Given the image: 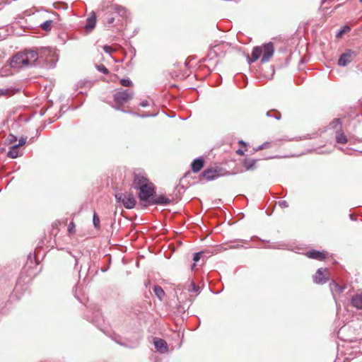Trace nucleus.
<instances>
[{"mask_svg":"<svg viewBox=\"0 0 362 362\" xmlns=\"http://www.w3.org/2000/svg\"><path fill=\"white\" fill-rule=\"evenodd\" d=\"M13 92L8 89H0V95H11Z\"/></svg>","mask_w":362,"mask_h":362,"instance_id":"30","label":"nucleus"},{"mask_svg":"<svg viewBox=\"0 0 362 362\" xmlns=\"http://www.w3.org/2000/svg\"><path fill=\"white\" fill-rule=\"evenodd\" d=\"M220 172L217 168H209L202 173V178L207 181L213 180L218 177Z\"/></svg>","mask_w":362,"mask_h":362,"instance_id":"11","label":"nucleus"},{"mask_svg":"<svg viewBox=\"0 0 362 362\" xmlns=\"http://www.w3.org/2000/svg\"><path fill=\"white\" fill-rule=\"evenodd\" d=\"M133 92L128 90H119L114 95L116 103L122 105L133 98Z\"/></svg>","mask_w":362,"mask_h":362,"instance_id":"5","label":"nucleus"},{"mask_svg":"<svg viewBox=\"0 0 362 362\" xmlns=\"http://www.w3.org/2000/svg\"><path fill=\"white\" fill-rule=\"evenodd\" d=\"M351 30V28L348 25H345L337 34V37L340 38L344 33H346Z\"/></svg>","mask_w":362,"mask_h":362,"instance_id":"23","label":"nucleus"},{"mask_svg":"<svg viewBox=\"0 0 362 362\" xmlns=\"http://www.w3.org/2000/svg\"><path fill=\"white\" fill-rule=\"evenodd\" d=\"M38 59V53L34 50H25L14 55L10 62L13 68L32 66Z\"/></svg>","mask_w":362,"mask_h":362,"instance_id":"1","label":"nucleus"},{"mask_svg":"<svg viewBox=\"0 0 362 362\" xmlns=\"http://www.w3.org/2000/svg\"><path fill=\"white\" fill-rule=\"evenodd\" d=\"M356 54L354 51L349 49L345 53L342 54L338 61V64L341 66L347 65L353 61Z\"/></svg>","mask_w":362,"mask_h":362,"instance_id":"9","label":"nucleus"},{"mask_svg":"<svg viewBox=\"0 0 362 362\" xmlns=\"http://www.w3.org/2000/svg\"><path fill=\"white\" fill-rule=\"evenodd\" d=\"M18 146L13 145L11 150L7 153V156L11 158H16L18 156Z\"/></svg>","mask_w":362,"mask_h":362,"instance_id":"21","label":"nucleus"},{"mask_svg":"<svg viewBox=\"0 0 362 362\" xmlns=\"http://www.w3.org/2000/svg\"><path fill=\"white\" fill-rule=\"evenodd\" d=\"M195 266H196V265H195V264H193V266H192V269H194V267Z\"/></svg>","mask_w":362,"mask_h":362,"instance_id":"38","label":"nucleus"},{"mask_svg":"<svg viewBox=\"0 0 362 362\" xmlns=\"http://www.w3.org/2000/svg\"><path fill=\"white\" fill-rule=\"evenodd\" d=\"M98 69L105 74H109L108 69L103 64L98 66Z\"/></svg>","mask_w":362,"mask_h":362,"instance_id":"31","label":"nucleus"},{"mask_svg":"<svg viewBox=\"0 0 362 362\" xmlns=\"http://www.w3.org/2000/svg\"><path fill=\"white\" fill-rule=\"evenodd\" d=\"M239 144L243 145V146H246L245 143L243 141H239Z\"/></svg>","mask_w":362,"mask_h":362,"instance_id":"37","label":"nucleus"},{"mask_svg":"<svg viewBox=\"0 0 362 362\" xmlns=\"http://www.w3.org/2000/svg\"><path fill=\"white\" fill-rule=\"evenodd\" d=\"M351 304L358 309H362V291L357 293L353 296Z\"/></svg>","mask_w":362,"mask_h":362,"instance_id":"15","label":"nucleus"},{"mask_svg":"<svg viewBox=\"0 0 362 362\" xmlns=\"http://www.w3.org/2000/svg\"><path fill=\"white\" fill-rule=\"evenodd\" d=\"M52 21H51V20L47 21L41 25V28L44 30H47V31L50 30V29L52 28Z\"/></svg>","mask_w":362,"mask_h":362,"instance_id":"25","label":"nucleus"},{"mask_svg":"<svg viewBox=\"0 0 362 362\" xmlns=\"http://www.w3.org/2000/svg\"><path fill=\"white\" fill-rule=\"evenodd\" d=\"M26 142V138H21L18 144H15L16 146H18V147L23 146Z\"/></svg>","mask_w":362,"mask_h":362,"instance_id":"34","label":"nucleus"},{"mask_svg":"<svg viewBox=\"0 0 362 362\" xmlns=\"http://www.w3.org/2000/svg\"><path fill=\"white\" fill-rule=\"evenodd\" d=\"M236 153L240 155V156H243L244 155V151L241 149H238L236 151Z\"/></svg>","mask_w":362,"mask_h":362,"instance_id":"36","label":"nucleus"},{"mask_svg":"<svg viewBox=\"0 0 362 362\" xmlns=\"http://www.w3.org/2000/svg\"><path fill=\"white\" fill-rule=\"evenodd\" d=\"M151 182L144 173L139 172L134 173L133 187L134 189H138Z\"/></svg>","mask_w":362,"mask_h":362,"instance_id":"6","label":"nucleus"},{"mask_svg":"<svg viewBox=\"0 0 362 362\" xmlns=\"http://www.w3.org/2000/svg\"><path fill=\"white\" fill-rule=\"evenodd\" d=\"M139 198L141 202H147L148 204L155 194V185L151 182L139 188Z\"/></svg>","mask_w":362,"mask_h":362,"instance_id":"4","label":"nucleus"},{"mask_svg":"<svg viewBox=\"0 0 362 362\" xmlns=\"http://www.w3.org/2000/svg\"><path fill=\"white\" fill-rule=\"evenodd\" d=\"M202 252H197L194 255L193 260L197 262L200 259Z\"/></svg>","mask_w":362,"mask_h":362,"instance_id":"33","label":"nucleus"},{"mask_svg":"<svg viewBox=\"0 0 362 362\" xmlns=\"http://www.w3.org/2000/svg\"><path fill=\"white\" fill-rule=\"evenodd\" d=\"M93 225L95 228H100V221L99 216H98V214L96 213H94V214H93Z\"/></svg>","mask_w":362,"mask_h":362,"instance_id":"24","label":"nucleus"},{"mask_svg":"<svg viewBox=\"0 0 362 362\" xmlns=\"http://www.w3.org/2000/svg\"><path fill=\"white\" fill-rule=\"evenodd\" d=\"M329 276L327 269L320 268L313 276V280L316 284H324L327 282Z\"/></svg>","mask_w":362,"mask_h":362,"instance_id":"7","label":"nucleus"},{"mask_svg":"<svg viewBox=\"0 0 362 362\" xmlns=\"http://www.w3.org/2000/svg\"><path fill=\"white\" fill-rule=\"evenodd\" d=\"M230 48V45L226 42H222L211 47L210 54H214L216 56L224 55L226 52Z\"/></svg>","mask_w":362,"mask_h":362,"instance_id":"8","label":"nucleus"},{"mask_svg":"<svg viewBox=\"0 0 362 362\" xmlns=\"http://www.w3.org/2000/svg\"><path fill=\"white\" fill-rule=\"evenodd\" d=\"M305 256L310 259H314L318 261H323L327 257V253L325 251H318L311 250L305 252Z\"/></svg>","mask_w":362,"mask_h":362,"instance_id":"10","label":"nucleus"},{"mask_svg":"<svg viewBox=\"0 0 362 362\" xmlns=\"http://www.w3.org/2000/svg\"><path fill=\"white\" fill-rule=\"evenodd\" d=\"M361 2H362V0H360Z\"/></svg>","mask_w":362,"mask_h":362,"instance_id":"39","label":"nucleus"},{"mask_svg":"<svg viewBox=\"0 0 362 362\" xmlns=\"http://www.w3.org/2000/svg\"><path fill=\"white\" fill-rule=\"evenodd\" d=\"M154 345L156 349L160 353H165L168 351V344L167 342L162 339H154Z\"/></svg>","mask_w":362,"mask_h":362,"instance_id":"13","label":"nucleus"},{"mask_svg":"<svg viewBox=\"0 0 362 362\" xmlns=\"http://www.w3.org/2000/svg\"><path fill=\"white\" fill-rule=\"evenodd\" d=\"M140 105L142 107H146L148 105V102L147 100L143 101L140 103Z\"/></svg>","mask_w":362,"mask_h":362,"instance_id":"35","label":"nucleus"},{"mask_svg":"<svg viewBox=\"0 0 362 362\" xmlns=\"http://www.w3.org/2000/svg\"><path fill=\"white\" fill-rule=\"evenodd\" d=\"M330 286H331L332 291L333 293H341L345 289V286H341L339 285L337 283H336L335 281H332L330 284Z\"/></svg>","mask_w":362,"mask_h":362,"instance_id":"19","label":"nucleus"},{"mask_svg":"<svg viewBox=\"0 0 362 362\" xmlns=\"http://www.w3.org/2000/svg\"><path fill=\"white\" fill-rule=\"evenodd\" d=\"M271 147H272V142L266 141L264 144H262L261 146H259L258 147L257 150H263V149H266V148H269Z\"/></svg>","mask_w":362,"mask_h":362,"instance_id":"28","label":"nucleus"},{"mask_svg":"<svg viewBox=\"0 0 362 362\" xmlns=\"http://www.w3.org/2000/svg\"><path fill=\"white\" fill-rule=\"evenodd\" d=\"M103 49L104 51L106 52V53H112L113 52V48H112L110 46H108V45H105L103 47Z\"/></svg>","mask_w":362,"mask_h":362,"instance_id":"32","label":"nucleus"},{"mask_svg":"<svg viewBox=\"0 0 362 362\" xmlns=\"http://www.w3.org/2000/svg\"><path fill=\"white\" fill-rule=\"evenodd\" d=\"M120 84L125 87H130L133 85L132 82L129 79L122 78L119 81Z\"/></svg>","mask_w":362,"mask_h":362,"instance_id":"27","label":"nucleus"},{"mask_svg":"<svg viewBox=\"0 0 362 362\" xmlns=\"http://www.w3.org/2000/svg\"><path fill=\"white\" fill-rule=\"evenodd\" d=\"M153 292L160 300H162L163 298L165 296V292L160 286H154Z\"/></svg>","mask_w":362,"mask_h":362,"instance_id":"20","label":"nucleus"},{"mask_svg":"<svg viewBox=\"0 0 362 362\" xmlns=\"http://www.w3.org/2000/svg\"><path fill=\"white\" fill-rule=\"evenodd\" d=\"M117 202H122L123 206L128 209L134 208L136 204V199L132 193L117 192L115 195Z\"/></svg>","mask_w":362,"mask_h":362,"instance_id":"3","label":"nucleus"},{"mask_svg":"<svg viewBox=\"0 0 362 362\" xmlns=\"http://www.w3.org/2000/svg\"><path fill=\"white\" fill-rule=\"evenodd\" d=\"M336 140L339 144H346L347 138L342 131H338L336 132Z\"/></svg>","mask_w":362,"mask_h":362,"instance_id":"18","label":"nucleus"},{"mask_svg":"<svg viewBox=\"0 0 362 362\" xmlns=\"http://www.w3.org/2000/svg\"><path fill=\"white\" fill-rule=\"evenodd\" d=\"M105 21L108 25H111L115 22V18L111 15H107L105 18Z\"/></svg>","mask_w":362,"mask_h":362,"instance_id":"29","label":"nucleus"},{"mask_svg":"<svg viewBox=\"0 0 362 362\" xmlns=\"http://www.w3.org/2000/svg\"><path fill=\"white\" fill-rule=\"evenodd\" d=\"M199 289V287L196 286L194 282H191L188 291L190 293H197Z\"/></svg>","mask_w":362,"mask_h":362,"instance_id":"26","label":"nucleus"},{"mask_svg":"<svg viewBox=\"0 0 362 362\" xmlns=\"http://www.w3.org/2000/svg\"><path fill=\"white\" fill-rule=\"evenodd\" d=\"M256 162L257 160L255 159L246 158L243 160L242 164L245 170H254Z\"/></svg>","mask_w":362,"mask_h":362,"instance_id":"14","label":"nucleus"},{"mask_svg":"<svg viewBox=\"0 0 362 362\" xmlns=\"http://www.w3.org/2000/svg\"><path fill=\"white\" fill-rule=\"evenodd\" d=\"M67 233H68V235L69 236L75 234V233H76V225H75L74 221L70 222V223H69V225L68 226Z\"/></svg>","mask_w":362,"mask_h":362,"instance_id":"22","label":"nucleus"},{"mask_svg":"<svg viewBox=\"0 0 362 362\" xmlns=\"http://www.w3.org/2000/svg\"><path fill=\"white\" fill-rule=\"evenodd\" d=\"M204 165V160L202 158H197L193 160L191 164L192 170L194 173L199 172Z\"/></svg>","mask_w":362,"mask_h":362,"instance_id":"16","label":"nucleus"},{"mask_svg":"<svg viewBox=\"0 0 362 362\" xmlns=\"http://www.w3.org/2000/svg\"><path fill=\"white\" fill-rule=\"evenodd\" d=\"M170 203V199L164 196L163 194L160 195H153L151 198L150 203L151 204H168Z\"/></svg>","mask_w":362,"mask_h":362,"instance_id":"12","label":"nucleus"},{"mask_svg":"<svg viewBox=\"0 0 362 362\" xmlns=\"http://www.w3.org/2000/svg\"><path fill=\"white\" fill-rule=\"evenodd\" d=\"M95 23H96V16H95V13L94 12H93L90 14V16L88 18L87 23L86 24L85 28L87 30L90 31L95 28Z\"/></svg>","mask_w":362,"mask_h":362,"instance_id":"17","label":"nucleus"},{"mask_svg":"<svg viewBox=\"0 0 362 362\" xmlns=\"http://www.w3.org/2000/svg\"><path fill=\"white\" fill-rule=\"evenodd\" d=\"M274 53V47L272 42L264 44L262 46L255 47L252 49L251 57L247 56L248 63L251 64L256 62L262 55L261 62L266 63L273 57Z\"/></svg>","mask_w":362,"mask_h":362,"instance_id":"2","label":"nucleus"}]
</instances>
